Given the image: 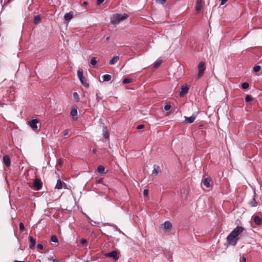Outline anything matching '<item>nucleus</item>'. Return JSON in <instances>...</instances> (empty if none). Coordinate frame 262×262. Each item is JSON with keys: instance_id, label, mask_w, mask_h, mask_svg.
<instances>
[{"instance_id": "nucleus-1", "label": "nucleus", "mask_w": 262, "mask_h": 262, "mask_svg": "<svg viewBox=\"0 0 262 262\" xmlns=\"http://www.w3.org/2000/svg\"><path fill=\"white\" fill-rule=\"evenodd\" d=\"M128 17V15L127 14H116L113 15V16L111 17V22L113 24H118L121 21H122Z\"/></svg>"}, {"instance_id": "nucleus-2", "label": "nucleus", "mask_w": 262, "mask_h": 262, "mask_svg": "<svg viewBox=\"0 0 262 262\" xmlns=\"http://www.w3.org/2000/svg\"><path fill=\"white\" fill-rule=\"evenodd\" d=\"M77 76L84 86L87 88L89 87V84L87 82V79L83 76V70L82 69L78 70Z\"/></svg>"}, {"instance_id": "nucleus-3", "label": "nucleus", "mask_w": 262, "mask_h": 262, "mask_svg": "<svg viewBox=\"0 0 262 262\" xmlns=\"http://www.w3.org/2000/svg\"><path fill=\"white\" fill-rule=\"evenodd\" d=\"M227 241L230 245L235 246L237 243L238 238L231 232L227 237Z\"/></svg>"}, {"instance_id": "nucleus-4", "label": "nucleus", "mask_w": 262, "mask_h": 262, "mask_svg": "<svg viewBox=\"0 0 262 262\" xmlns=\"http://www.w3.org/2000/svg\"><path fill=\"white\" fill-rule=\"evenodd\" d=\"M198 68L199 71L198 76V78H201L203 76L205 70V63L203 61L200 62L198 65Z\"/></svg>"}, {"instance_id": "nucleus-5", "label": "nucleus", "mask_w": 262, "mask_h": 262, "mask_svg": "<svg viewBox=\"0 0 262 262\" xmlns=\"http://www.w3.org/2000/svg\"><path fill=\"white\" fill-rule=\"evenodd\" d=\"M244 228L242 226L236 227L233 230L231 231L232 234H234L235 236H237L243 232Z\"/></svg>"}, {"instance_id": "nucleus-6", "label": "nucleus", "mask_w": 262, "mask_h": 262, "mask_svg": "<svg viewBox=\"0 0 262 262\" xmlns=\"http://www.w3.org/2000/svg\"><path fill=\"white\" fill-rule=\"evenodd\" d=\"M33 186L35 190H40L42 186V184L41 180L38 179H35L34 181Z\"/></svg>"}, {"instance_id": "nucleus-7", "label": "nucleus", "mask_w": 262, "mask_h": 262, "mask_svg": "<svg viewBox=\"0 0 262 262\" xmlns=\"http://www.w3.org/2000/svg\"><path fill=\"white\" fill-rule=\"evenodd\" d=\"M189 88L187 85H183L181 88V91L180 92V96L183 97L185 96L188 92Z\"/></svg>"}, {"instance_id": "nucleus-8", "label": "nucleus", "mask_w": 262, "mask_h": 262, "mask_svg": "<svg viewBox=\"0 0 262 262\" xmlns=\"http://www.w3.org/2000/svg\"><path fill=\"white\" fill-rule=\"evenodd\" d=\"M38 123V120L36 119L32 120L30 123V126L33 130H35L37 128V123Z\"/></svg>"}, {"instance_id": "nucleus-9", "label": "nucleus", "mask_w": 262, "mask_h": 262, "mask_svg": "<svg viewBox=\"0 0 262 262\" xmlns=\"http://www.w3.org/2000/svg\"><path fill=\"white\" fill-rule=\"evenodd\" d=\"M3 161L6 167H8L11 165V160L8 155H5L3 157Z\"/></svg>"}, {"instance_id": "nucleus-10", "label": "nucleus", "mask_w": 262, "mask_h": 262, "mask_svg": "<svg viewBox=\"0 0 262 262\" xmlns=\"http://www.w3.org/2000/svg\"><path fill=\"white\" fill-rule=\"evenodd\" d=\"M196 116L195 114H193L189 117H185V122L186 123H192L196 118Z\"/></svg>"}, {"instance_id": "nucleus-11", "label": "nucleus", "mask_w": 262, "mask_h": 262, "mask_svg": "<svg viewBox=\"0 0 262 262\" xmlns=\"http://www.w3.org/2000/svg\"><path fill=\"white\" fill-rule=\"evenodd\" d=\"M105 256L106 257H112L114 259H118L117 254L116 251H113L111 252L106 253L105 254Z\"/></svg>"}, {"instance_id": "nucleus-12", "label": "nucleus", "mask_w": 262, "mask_h": 262, "mask_svg": "<svg viewBox=\"0 0 262 262\" xmlns=\"http://www.w3.org/2000/svg\"><path fill=\"white\" fill-rule=\"evenodd\" d=\"M162 226L165 230H170L172 228V224L169 221H166L162 224Z\"/></svg>"}, {"instance_id": "nucleus-13", "label": "nucleus", "mask_w": 262, "mask_h": 262, "mask_svg": "<svg viewBox=\"0 0 262 262\" xmlns=\"http://www.w3.org/2000/svg\"><path fill=\"white\" fill-rule=\"evenodd\" d=\"M29 239L30 242V244L29 245V247L31 249H33L36 245V241L35 239L32 236H30L29 237Z\"/></svg>"}, {"instance_id": "nucleus-14", "label": "nucleus", "mask_w": 262, "mask_h": 262, "mask_svg": "<svg viewBox=\"0 0 262 262\" xmlns=\"http://www.w3.org/2000/svg\"><path fill=\"white\" fill-rule=\"evenodd\" d=\"M73 17V14L72 12H70L69 13H66L64 15V19L66 20H70Z\"/></svg>"}, {"instance_id": "nucleus-15", "label": "nucleus", "mask_w": 262, "mask_h": 262, "mask_svg": "<svg viewBox=\"0 0 262 262\" xmlns=\"http://www.w3.org/2000/svg\"><path fill=\"white\" fill-rule=\"evenodd\" d=\"M154 169L152 171V174L157 175L160 172V168L157 165H154L153 166Z\"/></svg>"}, {"instance_id": "nucleus-16", "label": "nucleus", "mask_w": 262, "mask_h": 262, "mask_svg": "<svg viewBox=\"0 0 262 262\" xmlns=\"http://www.w3.org/2000/svg\"><path fill=\"white\" fill-rule=\"evenodd\" d=\"M119 60V57L118 56H115L110 60L109 63L111 65H114L116 64Z\"/></svg>"}, {"instance_id": "nucleus-17", "label": "nucleus", "mask_w": 262, "mask_h": 262, "mask_svg": "<svg viewBox=\"0 0 262 262\" xmlns=\"http://www.w3.org/2000/svg\"><path fill=\"white\" fill-rule=\"evenodd\" d=\"M211 181V180L209 178H207L204 179L203 181V184L204 186H205L207 188H208L210 186V182Z\"/></svg>"}, {"instance_id": "nucleus-18", "label": "nucleus", "mask_w": 262, "mask_h": 262, "mask_svg": "<svg viewBox=\"0 0 262 262\" xmlns=\"http://www.w3.org/2000/svg\"><path fill=\"white\" fill-rule=\"evenodd\" d=\"M253 221L256 225H259L261 224V219L258 216H255Z\"/></svg>"}, {"instance_id": "nucleus-19", "label": "nucleus", "mask_w": 262, "mask_h": 262, "mask_svg": "<svg viewBox=\"0 0 262 262\" xmlns=\"http://www.w3.org/2000/svg\"><path fill=\"white\" fill-rule=\"evenodd\" d=\"M41 22V17L39 15H36L34 17L33 23L35 25H37Z\"/></svg>"}, {"instance_id": "nucleus-20", "label": "nucleus", "mask_w": 262, "mask_h": 262, "mask_svg": "<svg viewBox=\"0 0 262 262\" xmlns=\"http://www.w3.org/2000/svg\"><path fill=\"white\" fill-rule=\"evenodd\" d=\"M202 7V0H197L196 4V11L199 12H200Z\"/></svg>"}, {"instance_id": "nucleus-21", "label": "nucleus", "mask_w": 262, "mask_h": 262, "mask_svg": "<svg viewBox=\"0 0 262 262\" xmlns=\"http://www.w3.org/2000/svg\"><path fill=\"white\" fill-rule=\"evenodd\" d=\"M63 183L60 180H58L56 185L55 186V188L57 189H61L62 188Z\"/></svg>"}, {"instance_id": "nucleus-22", "label": "nucleus", "mask_w": 262, "mask_h": 262, "mask_svg": "<svg viewBox=\"0 0 262 262\" xmlns=\"http://www.w3.org/2000/svg\"><path fill=\"white\" fill-rule=\"evenodd\" d=\"M70 115L71 116L73 117V118H74L75 117L77 116V110L76 108H73L71 111V113H70Z\"/></svg>"}, {"instance_id": "nucleus-23", "label": "nucleus", "mask_w": 262, "mask_h": 262, "mask_svg": "<svg viewBox=\"0 0 262 262\" xmlns=\"http://www.w3.org/2000/svg\"><path fill=\"white\" fill-rule=\"evenodd\" d=\"M102 78L104 81H109L111 80L112 76L110 75L106 74L102 76Z\"/></svg>"}, {"instance_id": "nucleus-24", "label": "nucleus", "mask_w": 262, "mask_h": 262, "mask_svg": "<svg viewBox=\"0 0 262 262\" xmlns=\"http://www.w3.org/2000/svg\"><path fill=\"white\" fill-rule=\"evenodd\" d=\"M104 167L102 165H99L97 167V171L100 173H104Z\"/></svg>"}, {"instance_id": "nucleus-25", "label": "nucleus", "mask_w": 262, "mask_h": 262, "mask_svg": "<svg viewBox=\"0 0 262 262\" xmlns=\"http://www.w3.org/2000/svg\"><path fill=\"white\" fill-rule=\"evenodd\" d=\"M249 204L252 207H256L257 206V203L256 202L254 198H253L252 200L250 202H249Z\"/></svg>"}, {"instance_id": "nucleus-26", "label": "nucleus", "mask_w": 262, "mask_h": 262, "mask_svg": "<svg viewBox=\"0 0 262 262\" xmlns=\"http://www.w3.org/2000/svg\"><path fill=\"white\" fill-rule=\"evenodd\" d=\"M91 64L93 66H95L97 64V61L96 57H92L91 59Z\"/></svg>"}, {"instance_id": "nucleus-27", "label": "nucleus", "mask_w": 262, "mask_h": 262, "mask_svg": "<svg viewBox=\"0 0 262 262\" xmlns=\"http://www.w3.org/2000/svg\"><path fill=\"white\" fill-rule=\"evenodd\" d=\"M51 241L53 243H57L58 241L57 236L55 235H53L51 237Z\"/></svg>"}, {"instance_id": "nucleus-28", "label": "nucleus", "mask_w": 262, "mask_h": 262, "mask_svg": "<svg viewBox=\"0 0 262 262\" xmlns=\"http://www.w3.org/2000/svg\"><path fill=\"white\" fill-rule=\"evenodd\" d=\"M73 97L76 101L78 102L79 101V95L77 92L73 93Z\"/></svg>"}, {"instance_id": "nucleus-29", "label": "nucleus", "mask_w": 262, "mask_h": 262, "mask_svg": "<svg viewBox=\"0 0 262 262\" xmlns=\"http://www.w3.org/2000/svg\"><path fill=\"white\" fill-rule=\"evenodd\" d=\"M162 63V60H157L154 64V67L155 68H158Z\"/></svg>"}, {"instance_id": "nucleus-30", "label": "nucleus", "mask_w": 262, "mask_h": 262, "mask_svg": "<svg viewBox=\"0 0 262 262\" xmlns=\"http://www.w3.org/2000/svg\"><path fill=\"white\" fill-rule=\"evenodd\" d=\"M252 98L249 95H247L245 98V101L246 102H250L252 101Z\"/></svg>"}, {"instance_id": "nucleus-31", "label": "nucleus", "mask_w": 262, "mask_h": 262, "mask_svg": "<svg viewBox=\"0 0 262 262\" xmlns=\"http://www.w3.org/2000/svg\"><path fill=\"white\" fill-rule=\"evenodd\" d=\"M103 135L104 138L107 139L109 138L108 133L106 132L104 129L103 130Z\"/></svg>"}, {"instance_id": "nucleus-32", "label": "nucleus", "mask_w": 262, "mask_h": 262, "mask_svg": "<svg viewBox=\"0 0 262 262\" xmlns=\"http://www.w3.org/2000/svg\"><path fill=\"white\" fill-rule=\"evenodd\" d=\"M131 79H129V78H124L123 80V81H122V83L123 84H127V83H129L131 82Z\"/></svg>"}, {"instance_id": "nucleus-33", "label": "nucleus", "mask_w": 262, "mask_h": 262, "mask_svg": "<svg viewBox=\"0 0 262 262\" xmlns=\"http://www.w3.org/2000/svg\"><path fill=\"white\" fill-rule=\"evenodd\" d=\"M261 69L260 66H256L254 67V71L256 73L258 72Z\"/></svg>"}, {"instance_id": "nucleus-34", "label": "nucleus", "mask_w": 262, "mask_h": 262, "mask_svg": "<svg viewBox=\"0 0 262 262\" xmlns=\"http://www.w3.org/2000/svg\"><path fill=\"white\" fill-rule=\"evenodd\" d=\"M242 87L243 89H246L249 87V83L248 82H244L242 85Z\"/></svg>"}, {"instance_id": "nucleus-35", "label": "nucleus", "mask_w": 262, "mask_h": 262, "mask_svg": "<svg viewBox=\"0 0 262 262\" xmlns=\"http://www.w3.org/2000/svg\"><path fill=\"white\" fill-rule=\"evenodd\" d=\"M19 229L20 231L23 232L25 229V226L23 223L20 222L19 224Z\"/></svg>"}, {"instance_id": "nucleus-36", "label": "nucleus", "mask_w": 262, "mask_h": 262, "mask_svg": "<svg viewBox=\"0 0 262 262\" xmlns=\"http://www.w3.org/2000/svg\"><path fill=\"white\" fill-rule=\"evenodd\" d=\"M171 108V105L170 104L166 103V104L164 106V110L166 111H169Z\"/></svg>"}, {"instance_id": "nucleus-37", "label": "nucleus", "mask_w": 262, "mask_h": 262, "mask_svg": "<svg viewBox=\"0 0 262 262\" xmlns=\"http://www.w3.org/2000/svg\"><path fill=\"white\" fill-rule=\"evenodd\" d=\"M156 2L161 4H164L166 2V0H156Z\"/></svg>"}, {"instance_id": "nucleus-38", "label": "nucleus", "mask_w": 262, "mask_h": 262, "mask_svg": "<svg viewBox=\"0 0 262 262\" xmlns=\"http://www.w3.org/2000/svg\"><path fill=\"white\" fill-rule=\"evenodd\" d=\"M37 247L38 249H43V246L41 244H38L37 245Z\"/></svg>"}, {"instance_id": "nucleus-39", "label": "nucleus", "mask_w": 262, "mask_h": 262, "mask_svg": "<svg viewBox=\"0 0 262 262\" xmlns=\"http://www.w3.org/2000/svg\"><path fill=\"white\" fill-rule=\"evenodd\" d=\"M144 127V124H140L137 127V129H141Z\"/></svg>"}, {"instance_id": "nucleus-40", "label": "nucleus", "mask_w": 262, "mask_h": 262, "mask_svg": "<svg viewBox=\"0 0 262 262\" xmlns=\"http://www.w3.org/2000/svg\"><path fill=\"white\" fill-rule=\"evenodd\" d=\"M148 191L147 189H144L143 191V195L145 196H146L148 195Z\"/></svg>"}, {"instance_id": "nucleus-41", "label": "nucleus", "mask_w": 262, "mask_h": 262, "mask_svg": "<svg viewBox=\"0 0 262 262\" xmlns=\"http://www.w3.org/2000/svg\"><path fill=\"white\" fill-rule=\"evenodd\" d=\"M80 243L82 245H84L87 243V241L85 239H81L80 241Z\"/></svg>"}, {"instance_id": "nucleus-42", "label": "nucleus", "mask_w": 262, "mask_h": 262, "mask_svg": "<svg viewBox=\"0 0 262 262\" xmlns=\"http://www.w3.org/2000/svg\"><path fill=\"white\" fill-rule=\"evenodd\" d=\"M69 129H65L63 132V134L64 136H68L69 135Z\"/></svg>"}, {"instance_id": "nucleus-43", "label": "nucleus", "mask_w": 262, "mask_h": 262, "mask_svg": "<svg viewBox=\"0 0 262 262\" xmlns=\"http://www.w3.org/2000/svg\"><path fill=\"white\" fill-rule=\"evenodd\" d=\"M104 0H97V4L100 5L101 4L103 3Z\"/></svg>"}, {"instance_id": "nucleus-44", "label": "nucleus", "mask_w": 262, "mask_h": 262, "mask_svg": "<svg viewBox=\"0 0 262 262\" xmlns=\"http://www.w3.org/2000/svg\"><path fill=\"white\" fill-rule=\"evenodd\" d=\"M228 1V0H221V5H223L225 4Z\"/></svg>"}, {"instance_id": "nucleus-45", "label": "nucleus", "mask_w": 262, "mask_h": 262, "mask_svg": "<svg viewBox=\"0 0 262 262\" xmlns=\"http://www.w3.org/2000/svg\"><path fill=\"white\" fill-rule=\"evenodd\" d=\"M90 223H91V224L93 226H94L95 224H96V222H94L92 220H91V221L90 222Z\"/></svg>"}, {"instance_id": "nucleus-46", "label": "nucleus", "mask_w": 262, "mask_h": 262, "mask_svg": "<svg viewBox=\"0 0 262 262\" xmlns=\"http://www.w3.org/2000/svg\"><path fill=\"white\" fill-rule=\"evenodd\" d=\"M53 262H61L59 259H54Z\"/></svg>"}, {"instance_id": "nucleus-47", "label": "nucleus", "mask_w": 262, "mask_h": 262, "mask_svg": "<svg viewBox=\"0 0 262 262\" xmlns=\"http://www.w3.org/2000/svg\"><path fill=\"white\" fill-rule=\"evenodd\" d=\"M88 5V2H84L82 4V5L83 6H86Z\"/></svg>"}, {"instance_id": "nucleus-48", "label": "nucleus", "mask_w": 262, "mask_h": 262, "mask_svg": "<svg viewBox=\"0 0 262 262\" xmlns=\"http://www.w3.org/2000/svg\"><path fill=\"white\" fill-rule=\"evenodd\" d=\"M58 164H59V165H61V164H62V161H61V160H59L58 161Z\"/></svg>"}, {"instance_id": "nucleus-49", "label": "nucleus", "mask_w": 262, "mask_h": 262, "mask_svg": "<svg viewBox=\"0 0 262 262\" xmlns=\"http://www.w3.org/2000/svg\"><path fill=\"white\" fill-rule=\"evenodd\" d=\"M110 39V37L109 36H107L105 38L106 41H108Z\"/></svg>"}, {"instance_id": "nucleus-50", "label": "nucleus", "mask_w": 262, "mask_h": 262, "mask_svg": "<svg viewBox=\"0 0 262 262\" xmlns=\"http://www.w3.org/2000/svg\"><path fill=\"white\" fill-rule=\"evenodd\" d=\"M93 153L95 154L96 152V149H93Z\"/></svg>"}, {"instance_id": "nucleus-51", "label": "nucleus", "mask_w": 262, "mask_h": 262, "mask_svg": "<svg viewBox=\"0 0 262 262\" xmlns=\"http://www.w3.org/2000/svg\"><path fill=\"white\" fill-rule=\"evenodd\" d=\"M14 262H25L24 261H18L17 260H14Z\"/></svg>"}, {"instance_id": "nucleus-52", "label": "nucleus", "mask_w": 262, "mask_h": 262, "mask_svg": "<svg viewBox=\"0 0 262 262\" xmlns=\"http://www.w3.org/2000/svg\"><path fill=\"white\" fill-rule=\"evenodd\" d=\"M243 260H244V261H246V258H244H244H243Z\"/></svg>"}]
</instances>
